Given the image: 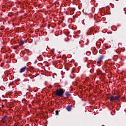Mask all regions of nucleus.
Wrapping results in <instances>:
<instances>
[{
  "mask_svg": "<svg viewBox=\"0 0 126 126\" xmlns=\"http://www.w3.org/2000/svg\"><path fill=\"white\" fill-rule=\"evenodd\" d=\"M64 93V92H63V90L62 89H58L56 91V94L58 97H62Z\"/></svg>",
  "mask_w": 126,
  "mask_h": 126,
  "instance_id": "1",
  "label": "nucleus"
},
{
  "mask_svg": "<svg viewBox=\"0 0 126 126\" xmlns=\"http://www.w3.org/2000/svg\"><path fill=\"white\" fill-rule=\"evenodd\" d=\"M110 100L111 101V102H113V101L115 102H118V101H120V95L116 96L112 95L110 98Z\"/></svg>",
  "mask_w": 126,
  "mask_h": 126,
  "instance_id": "2",
  "label": "nucleus"
},
{
  "mask_svg": "<svg viewBox=\"0 0 126 126\" xmlns=\"http://www.w3.org/2000/svg\"><path fill=\"white\" fill-rule=\"evenodd\" d=\"M103 58L104 56H101L98 58V61H97V63H98V64H100V63H101V62H102Z\"/></svg>",
  "mask_w": 126,
  "mask_h": 126,
  "instance_id": "3",
  "label": "nucleus"
},
{
  "mask_svg": "<svg viewBox=\"0 0 126 126\" xmlns=\"http://www.w3.org/2000/svg\"><path fill=\"white\" fill-rule=\"evenodd\" d=\"M26 70V67H24L23 68H22L20 70V73H22V72H24L25 70Z\"/></svg>",
  "mask_w": 126,
  "mask_h": 126,
  "instance_id": "4",
  "label": "nucleus"
},
{
  "mask_svg": "<svg viewBox=\"0 0 126 126\" xmlns=\"http://www.w3.org/2000/svg\"><path fill=\"white\" fill-rule=\"evenodd\" d=\"M65 94L66 96H67V98H69V97H70V96H71V94L68 92H66Z\"/></svg>",
  "mask_w": 126,
  "mask_h": 126,
  "instance_id": "5",
  "label": "nucleus"
},
{
  "mask_svg": "<svg viewBox=\"0 0 126 126\" xmlns=\"http://www.w3.org/2000/svg\"><path fill=\"white\" fill-rule=\"evenodd\" d=\"M19 45L20 46H23V44H24V41L23 40H21L19 43Z\"/></svg>",
  "mask_w": 126,
  "mask_h": 126,
  "instance_id": "6",
  "label": "nucleus"
},
{
  "mask_svg": "<svg viewBox=\"0 0 126 126\" xmlns=\"http://www.w3.org/2000/svg\"><path fill=\"white\" fill-rule=\"evenodd\" d=\"M7 120V117L6 116L3 117L2 119V121L3 122V123H5V122H6Z\"/></svg>",
  "mask_w": 126,
  "mask_h": 126,
  "instance_id": "7",
  "label": "nucleus"
},
{
  "mask_svg": "<svg viewBox=\"0 0 126 126\" xmlns=\"http://www.w3.org/2000/svg\"><path fill=\"white\" fill-rule=\"evenodd\" d=\"M66 109L69 112H70V111H71V107H70V106H68L67 107Z\"/></svg>",
  "mask_w": 126,
  "mask_h": 126,
  "instance_id": "8",
  "label": "nucleus"
},
{
  "mask_svg": "<svg viewBox=\"0 0 126 126\" xmlns=\"http://www.w3.org/2000/svg\"><path fill=\"white\" fill-rule=\"evenodd\" d=\"M56 115H59V111H56Z\"/></svg>",
  "mask_w": 126,
  "mask_h": 126,
  "instance_id": "9",
  "label": "nucleus"
}]
</instances>
